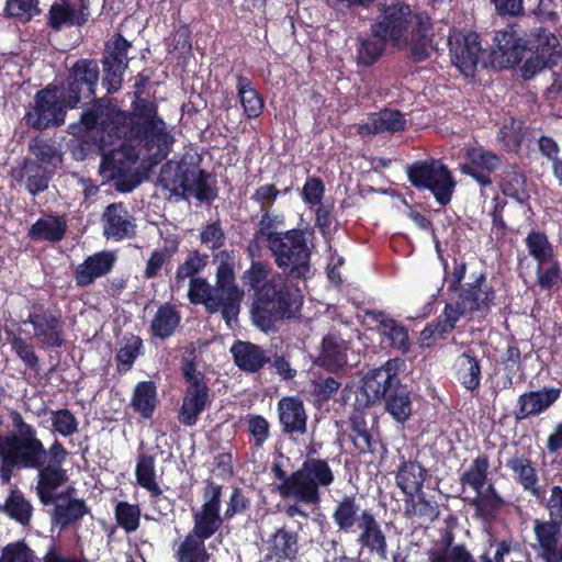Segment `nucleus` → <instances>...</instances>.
<instances>
[{"instance_id": "obj_5", "label": "nucleus", "mask_w": 562, "mask_h": 562, "mask_svg": "<svg viewBox=\"0 0 562 562\" xmlns=\"http://www.w3.org/2000/svg\"><path fill=\"white\" fill-rule=\"evenodd\" d=\"M15 432L0 438V479L8 484L15 469H37L45 462L46 449L36 429L15 409L8 413Z\"/></svg>"}, {"instance_id": "obj_9", "label": "nucleus", "mask_w": 562, "mask_h": 562, "mask_svg": "<svg viewBox=\"0 0 562 562\" xmlns=\"http://www.w3.org/2000/svg\"><path fill=\"white\" fill-rule=\"evenodd\" d=\"M181 373L186 382L178 422L187 427L194 426L200 415L212 405L213 396L205 374L196 369L193 359H183Z\"/></svg>"}, {"instance_id": "obj_31", "label": "nucleus", "mask_w": 562, "mask_h": 562, "mask_svg": "<svg viewBox=\"0 0 562 562\" xmlns=\"http://www.w3.org/2000/svg\"><path fill=\"white\" fill-rule=\"evenodd\" d=\"M102 223L106 238L119 241L135 235L133 217L123 202L109 204L102 214Z\"/></svg>"}, {"instance_id": "obj_29", "label": "nucleus", "mask_w": 562, "mask_h": 562, "mask_svg": "<svg viewBox=\"0 0 562 562\" xmlns=\"http://www.w3.org/2000/svg\"><path fill=\"white\" fill-rule=\"evenodd\" d=\"M279 423L283 434L304 435L307 430V414L299 396H283L277 404Z\"/></svg>"}, {"instance_id": "obj_27", "label": "nucleus", "mask_w": 562, "mask_h": 562, "mask_svg": "<svg viewBox=\"0 0 562 562\" xmlns=\"http://www.w3.org/2000/svg\"><path fill=\"white\" fill-rule=\"evenodd\" d=\"M11 177L33 196L48 189L53 171L38 161L25 158L16 167L12 168Z\"/></svg>"}, {"instance_id": "obj_15", "label": "nucleus", "mask_w": 562, "mask_h": 562, "mask_svg": "<svg viewBox=\"0 0 562 562\" xmlns=\"http://www.w3.org/2000/svg\"><path fill=\"white\" fill-rule=\"evenodd\" d=\"M335 482V474L327 460L307 458L297 469L294 501L307 506H318L322 502L321 488Z\"/></svg>"}, {"instance_id": "obj_13", "label": "nucleus", "mask_w": 562, "mask_h": 562, "mask_svg": "<svg viewBox=\"0 0 562 562\" xmlns=\"http://www.w3.org/2000/svg\"><path fill=\"white\" fill-rule=\"evenodd\" d=\"M67 110H71L55 82L36 91L34 103L25 113L24 120L29 127L45 131L65 124Z\"/></svg>"}, {"instance_id": "obj_4", "label": "nucleus", "mask_w": 562, "mask_h": 562, "mask_svg": "<svg viewBox=\"0 0 562 562\" xmlns=\"http://www.w3.org/2000/svg\"><path fill=\"white\" fill-rule=\"evenodd\" d=\"M122 134V143L134 149L145 150L153 164L167 158L172 149L175 137L168 131L167 123L158 115L155 101H138L131 110Z\"/></svg>"}, {"instance_id": "obj_3", "label": "nucleus", "mask_w": 562, "mask_h": 562, "mask_svg": "<svg viewBox=\"0 0 562 562\" xmlns=\"http://www.w3.org/2000/svg\"><path fill=\"white\" fill-rule=\"evenodd\" d=\"M293 280L284 274H274L254 293L250 317L261 331H277L280 323L300 315L303 295Z\"/></svg>"}, {"instance_id": "obj_48", "label": "nucleus", "mask_w": 562, "mask_h": 562, "mask_svg": "<svg viewBox=\"0 0 562 562\" xmlns=\"http://www.w3.org/2000/svg\"><path fill=\"white\" fill-rule=\"evenodd\" d=\"M188 297L192 304L204 305L210 314L221 312V305H223L221 299L216 296L214 288L204 278L190 280Z\"/></svg>"}, {"instance_id": "obj_23", "label": "nucleus", "mask_w": 562, "mask_h": 562, "mask_svg": "<svg viewBox=\"0 0 562 562\" xmlns=\"http://www.w3.org/2000/svg\"><path fill=\"white\" fill-rule=\"evenodd\" d=\"M135 476L137 484L149 492L150 503L159 514L166 515L165 509L170 510L171 502L164 495L161 487L156 480V460L148 453H139L137 457Z\"/></svg>"}, {"instance_id": "obj_40", "label": "nucleus", "mask_w": 562, "mask_h": 562, "mask_svg": "<svg viewBox=\"0 0 562 562\" xmlns=\"http://www.w3.org/2000/svg\"><path fill=\"white\" fill-rule=\"evenodd\" d=\"M531 134L525 121L510 116L504 120L499 127L496 140L501 148L507 154L518 155L521 151L522 143Z\"/></svg>"}, {"instance_id": "obj_2", "label": "nucleus", "mask_w": 562, "mask_h": 562, "mask_svg": "<svg viewBox=\"0 0 562 562\" xmlns=\"http://www.w3.org/2000/svg\"><path fill=\"white\" fill-rule=\"evenodd\" d=\"M78 123L69 126L82 153L103 151L122 143V134L130 111L120 109L113 99L95 97L83 102Z\"/></svg>"}, {"instance_id": "obj_7", "label": "nucleus", "mask_w": 562, "mask_h": 562, "mask_svg": "<svg viewBox=\"0 0 562 562\" xmlns=\"http://www.w3.org/2000/svg\"><path fill=\"white\" fill-rule=\"evenodd\" d=\"M158 182L177 200H188L193 195L199 202L211 205L218 198L215 177L200 168L192 157L166 161L160 168Z\"/></svg>"}, {"instance_id": "obj_60", "label": "nucleus", "mask_w": 562, "mask_h": 562, "mask_svg": "<svg viewBox=\"0 0 562 562\" xmlns=\"http://www.w3.org/2000/svg\"><path fill=\"white\" fill-rule=\"evenodd\" d=\"M142 510L138 504L120 501L114 507V518L126 533L135 532L140 525Z\"/></svg>"}, {"instance_id": "obj_25", "label": "nucleus", "mask_w": 562, "mask_h": 562, "mask_svg": "<svg viewBox=\"0 0 562 562\" xmlns=\"http://www.w3.org/2000/svg\"><path fill=\"white\" fill-rule=\"evenodd\" d=\"M465 157L468 164L462 165V173L475 179L481 187L491 186V175L501 166V157L483 147L469 148Z\"/></svg>"}, {"instance_id": "obj_11", "label": "nucleus", "mask_w": 562, "mask_h": 562, "mask_svg": "<svg viewBox=\"0 0 562 562\" xmlns=\"http://www.w3.org/2000/svg\"><path fill=\"white\" fill-rule=\"evenodd\" d=\"M100 81V67L94 58H79L67 68L60 82H55L60 92L66 97L70 109L80 105L97 97V88Z\"/></svg>"}, {"instance_id": "obj_6", "label": "nucleus", "mask_w": 562, "mask_h": 562, "mask_svg": "<svg viewBox=\"0 0 562 562\" xmlns=\"http://www.w3.org/2000/svg\"><path fill=\"white\" fill-rule=\"evenodd\" d=\"M404 366L401 358L389 359L383 366L368 371L361 386L368 403H383L384 411L400 424L408 420L413 407L407 386L400 379Z\"/></svg>"}, {"instance_id": "obj_62", "label": "nucleus", "mask_w": 562, "mask_h": 562, "mask_svg": "<svg viewBox=\"0 0 562 562\" xmlns=\"http://www.w3.org/2000/svg\"><path fill=\"white\" fill-rule=\"evenodd\" d=\"M209 255L202 254L199 250H191L184 261L177 267L175 279L178 284L182 283L186 279L196 278L207 265Z\"/></svg>"}, {"instance_id": "obj_50", "label": "nucleus", "mask_w": 562, "mask_h": 562, "mask_svg": "<svg viewBox=\"0 0 562 562\" xmlns=\"http://www.w3.org/2000/svg\"><path fill=\"white\" fill-rule=\"evenodd\" d=\"M89 513L85 499L70 498L66 504H55L53 509V522L60 528H67L70 525L81 520Z\"/></svg>"}, {"instance_id": "obj_33", "label": "nucleus", "mask_w": 562, "mask_h": 562, "mask_svg": "<svg viewBox=\"0 0 562 562\" xmlns=\"http://www.w3.org/2000/svg\"><path fill=\"white\" fill-rule=\"evenodd\" d=\"M461 318L462 315L450 302H447L441 314L420 331L419 345L426 348L434 347L437 340L445 339L447 335L454 330Z\"/></svg>"}, {"instance_id": "obj_20", "label": "nucleus", "mask_w": 562, "mask_h": 562, "mask_svg": "<svg viewBox=\"0 0 562 562\" xmlns=\"http://www.w3.org/2000/svg\"><path fill=\"white\" fill-rule=\"evenodd\" d=\"M408 58L413 63H423L431 57L435 49V30L434 22L426 11L416 12L408 31Z\"/></svg>"}, {"instance_id": "obj_41", "label": "nucleus", "mask_w": 562, "mask_h": 562, "mask_svg": "<svg viewBox=\"0 0 562 562\" xmlns=\"http://www.w3.org/2000/svg\"><path fill=\"white\" fill-rule=\"evenodd\" d=\"M506 467L514 473L515 481L521 487L539 497L540 487L538 471L532 460L525 453L515 452L506 462Z\"/></svg>"}, {"instance_id": "obj_49", "label": "nucleus", "mask_w": 562, "mask_h": 562, "mask_svg": "<svg viewBox=\"0 0 562 562\" xmlns=\"http://www.w3.org/2000/svg\"><path fill=\"white\" fill-rule=\"evenodd\" d=\"M425 468L418 461L404 460L398 467L396 484L404 494L419 492L425 482Z\"/></svg>"}, {"instance_id": "obj_57", "label": "nucleus", "mask_w": 562, "mask_h": 562, "mask_svg": "<svg viewBox=\"0 0 562 562\" xmlns=\"http://www.w3.org/2000/svg\"><path fill=\"white\" fill-rule=\"evenodd\" d=\"M179 562H209L205 540L188 533L176 551Z\"/></svg>"}, {"instance_id": "obj_61", "label": "nucleus", "mask_w": 562, "mask_h": 562, "mask_svg": "<svg viewBox=\"0 0 562 562\" xmlns=\"http://www.w3.org/2000/svg\"><path fill=\"white\" fill-rule=\"evenodd\" d=\"M468 503L474 508V517L488 525L496 520L499 512L506 504L505 501L493 499L477 494L470 498Z\"/></svg>"}, {"instance_id": "obj_22", "label": "nucleus", "mask_w": 562, "mask_h": 562, "mask_svg": "<svg viewBox=\"0 0 562 562\" xmlns=\"http://www.w3.org/2000/svg\"><path fill=\"white\" fill-rule=\"evenodd\" d=\"M450 56L454 66L465 76H473L482 53L476 32L459 33L449 40Z\"/></svg>"}, {"instance_id": "obj_37", "label": "nucleus", "mask_w": 562, "mask_h": 562, "mask_svg": "<svg viewBox=\"0 0 562 562\" xmlns=\"http://www.w3.org/2000/svg\"><path fill=\"white\" fill-rule=\"evenodd\" d=\"M363 510L356 494H344L337 502L331 513L334 524L338 531L349 533L360 528Z\"/></svg>"}, {"instance_id": "obj_35", "label": "nucleus", "mask_w": 562, "mask_h": 562, "mask_svg": "<svg viewBox=\"0 0 562 562\" xmlns=\"http://www.w3.org/2000/svg\"><path fill=\"white\" fill-rule=\"evenodd\" d=\"M235 364L244 372L256 373L271 361L270 352L250 341L237 340L231 347Z\"/></svg>"}, {"instance_id": "obj_34", "label": "nucleus", "mask_w": 562, "mask_h": 562, "mask_svg": "<svg viewBox=\"0 0 562 562\" xmlns=\"http://www.w3.org/2000/svg\"><path fill=\"white\" fill-rule=\"evenodd\" d=\"M36 470L35 492L40 502L45 506L56 504L58 488L69 481L67 470L63 467H46L45 462Z\"/></svg>"}, {"instance_id": "obj_63", "label": "nucleus", "mask_w": 562, "mask_h": 562, "mask_svg": "<svg viewBox=\"0 0 562 562\" xmlns=\"http://www.w3.org/2000/svg\"><path fill=\"white\" fill-rule=\"evenodd\" d=\"M131 47L132 43L130 41H127L121 33H115L105 43L101 60L128 67L127 53Z\"/></svg>"}, {"instance_id": "obj_46", "label": "nucleus", "mask_w": 562, "mask_h": 562, "mask_svg": "<svg viewBox=\"0 0 562 562\" xmlns=\"http://www.w3.org/2000/svg\"><path fill=\"white\" fill-rule=\"evenodd\" d=\"M237 97L247 119H257L262 114L265 102L259 92L252 87L251 80L244 76H236Z\"/></svg>"}, {"instance_id": "obj_55", "label": "nucleus", "mask_w": 562, "mask_h": 562, "mask_svg": "<svg viewBox=\"0 0 562 562\" xmlns=\"http://www.w3.org/2000/svg\"><path fill=\"white\" fill-rule=\"evenodd\" d=\"M525 245L529 256H531L537 263H548L555 257L554 247L544 232L530 231L525 238Z\"/></svg>"}, {"instance_id": "obj_43", "label": "nucleus", "mask_w": 562, "mask_h": 562, "mask_svg": "<svg viewBox=\"0 0 562 562\" xmlns=\"http://www.w3.org/2000/svg\"><path fill=\"white\" fill-rule=\"evenodd\" d=\"M180 239L178 235L170 234L164 239V246L150 252L143 271L145 280L159 277L162 268L170 266V260L179 251Z\"/></svg>"}, {"instance_id": "obj_16", "label": "nucleus", "mask_w": 562, "mask_h": 562, "mask_svg": "<svg viewBox=\"0 0 562 562\" xmlns=\"http://www.w3.org/2000/svg\"><path fill=\"white\" fill-rule=\"evenodd\" d=\"M216 258L220 265L216 269L214 292L221 299V314L227 326L237 321L240 312V304L244 299V290L236 284L234 257L228 250H221Z\"/></svg>"}, {"instance_id": "obj_18", "label": "nucleus", "mask_w": 562, "mask_h": 562, "mask_svg": "<svg viewBox=\"0 0 562 562\" xmlns=\"http://www.w3.org/2000/svg\"><path fill=\"white\" fill-rule=\"evenodd\" d=\"M453 294L450 303L462 317L470 316L471 318L474 314L485 317L491 312L496 299V292L487 283L484 272H480L473 281L464 283Z\"/></svg>"}, {"instance_id": "obj_10", "label": "nucleus", "mask_w": 562, "mask_h": 562, "mask_svg": "<svg viewBox=\"0 0 562 562\" xmlns=\"http://www.w3.org/2000/svg\"><path fill=\"white\" fill-rule=\"evenodd\" d=\"M406 175L412 187L430 191L440 206L450 203L456 181L449 168L440 160H417L407 166Z\"/></svg>"}, {"instance_id": "obj_12", "label": "nucleus", "mask_w": 562, "mask_h": 562, "mask_svg": "<svg viewBox=\"0 0 562 562\" xmlns=\"http://www.w3.org/2000/svg\"><path fill=\"white\" fill-rule=\"evenodd\" d=\"M89 154H98L102 156L99 167V173L105 181H114V187L119 192L127 193L133 191L139 183L134 175H132L133 166L137 162L139 154L127 143H116L103 151H86Z\"/></svg>"}, {"instance_id": "obj_52", "label": "nucleus", "mask_w": 562, "mask_h": 562, "mask_svg": "<svg viewBox=\"0 0 562 562\" xmlns=\"http://www.w3.org/2000/svg\"><path fill=\"white\" fill-rule=\"evenodd\" d=\"M490 473V459L486 454H480L474 458L470 467L460 474L459 482L464 486H469L475 492H480L487 482Z\"/></svg>"}, {"instance_id": "obj_47", "label": "nucleus", "mask_w": 562, "mask_h": 562, "mask_svg": "<svg viewBox=\"0 0 562 562\" xmlns=\"http://www.w3.org/2000/svg\"><path fill=\"white\" fill-rule=\"evenodd\" d=\"M504 195L515 200L519 204L529 201L530 194L527 189V176L517 166L504 171L499 183Z\"/></svg>"}, {"instance_id": "obj_38", "label": "nucleus", "mask_w": 562, "mask_h": 562, "mask_svg": "<svg viewBox=\"0 0 562 562\" xmlns=\"http://www.w3.org/2000/svg\"><path fill=\"white\" fill-rule=\"evenodd\" d=\"M67 220L64 215L45 214L27 231V237L34 241L56 244L61 241L67 233Z\"/></svg>"}, {"instance_id": "obj_8", "label": "nucleus", "mask_w": 562, "mask_h": 562, "mask_svg": "<svg viewBox=\"0 0 562 562\" xmlns=\"http://www.w3.org/2000/svg\"><path fill=\"white\" fill-rule=\"evenodd\" d=\"M267 248L281 274L296 280L306 279L311 271L312 251L304 229L283 231Z\"/></svg>"}, {"instance_id": "obj_59", "label": "nucleus", "mask_w": 562, "mask_h": 562, "mask_svg": "<svg viewBox=\"0 0 562 562\" xmlns=\"http://www.w3.org/2000/svg\"><path fill=\"white\" fill-rule=\"evenodd\" d=\"M369 121H373L379 134H394L405 130L406 120L401 111L392 109H383L379 112L369 114Z\"/></svg>"}, {"instance_id": "obj_51", "label": "nucleus", "mask_w": 562, "mask_h": 562, "mask_svg": "<svg viewBox=\"0 0 562 562\" xmlns=\"http://www.w3.org/2000/svg\"><path fill=\"white\" fill-rule=\"evenodd\" d=\"M387 44L390 41L383 35L379 36L375 27L370 25V35L361 40L357 49L359 64L372 66L384 54Z\"/></svg>"}, {"instance_id": "obj_14", "label": "nucleus", "mask_w": 562, "mask_h": 562, "mask_svg": "<svg viewBox=\"0 0 562 562\" xmlns=\"http://www.w3.org/2000/svg\"><path fill=\"white\" fill-rule=\"evenodd\" d=\"M412 7L405 0H391L378 4V14L371 25L376 34L385 36L390 45L404 48L408 44L407 34L414 19Z\"/></svg>"}, {"instance_id": "obj_56", "label": "nucleus", "mask_w": 562, "mask_h": 562, "mask_svg": "<svg viewBox=\"0 0 562 562\" xmlns=\"http://www.w3.org/2000/svg\"><path fill=\"white\" fill-rule=\"evenodd\" d=\"M452 539V536L449 535L445 547L431 550L429 562H476L464 544H451Z\"/></svg>"}, {"instance_id": "obj_1", "label": "nucleus", "mask_w": 562, "mask_h": 562, "mask_svg": "<svg viewBox=\"0 0 562 562\" xmlns=\"http://www.w3.org/2000/svg\"><path fill=\"white\" fill-rule=\"evenodd\" d=\"M493 43L490 55L492 66L507 69L524 63L521 71L525 79L553 67L561 57L557 35L544 26L533 27L528 34L518 22L508 23L495 32Z\"/></svg>"}, {"instance_id": "obj_32", "label": "nucleus", "mask_w": 562, "mask_h": 562, "mask_svg": "<svg viewBox=\"0 0 562 562\" xmlns=\"http://www.w3.org/2000/svg\"><path fill=\"white\" fill-rule=\"evenodd\" d=\"M285 217L281 213H274L272 210H263L260 211V218L257 224V228L255 229L251 239L247 245V252L249 256L255 257L259 255L261 251V244L266 243L270 245L273 240H276L282 231H279L282 226H284Z\"/></svg>"}, {"instance_id": "obj_21", "label": "nucleus", "mask_w": 562, "mask_h": 562, "mask_svg": "<svg viewBox=\"0 0 562 562\" xmlns=\"http://www.w3.org/2000/svg\"><path fill=\"white\" fill-rule=\"evenodd\" d=\"M265 561L295 562L300 558V535L286 525L278 527L265 541Z\"/></svg>"}, {"instance_id": "obj_19", "label": "nucleus", "mask_w": 562, "mask_h": 562, "mask_svg": "<svg viewBox=\"0 0 562 562\" xmlns=\"http://www.w3.org/2000/svg\"><path fill=\"white\" fill-rule=\"evenodd\" d=\"M222 485L212 480H206L202 488L203 504L200 510L193 514V529L191 535L204 540L213 537L221 526L223 518L221 516L222 506Z\"/></svg>"}, {"instance_id": "obj_30", "label": "nucleus", "mask_w": 562, "mask_h": 562, "mask_svg": "<svg viewBox=\"0 0 562 562\" xmlns=\"http://www.w3.org/2000/svg\"><path fill=\"white\" fill-rule=\"evenodd\" d=\"M359 529L357 542L361 548L367 549L370 554L375 555L380 561L387 560V539L381 524L371 510H363L362 524Z\"/></svg>"}, {"instance_id": "obj_36", "label": "nucleus", "mask_w": 562, "mask_h": 562, "mask_svg": "<svg viewBox=\"0 0 562 562\" xmlns=\"http://www.w3.org/2000/svg\"><path fill=\"white\" fill-rule=\"evenodd\" d=\"M348 344L338 333H328L322 339L317 364L329 372H338L347 364Z\"/></svg>"}, {"instance_id": "obj_64", "label": "nucleus", "mask_w": 562, "mask_h": 562, "mask_svg": "<svg viewBox=\"0 0 562 562\" xmlns=\"http://www.w3.org/2000/svg\"><path fill=\"white\" fill-rule=\"evenodd\" d=\"M143 340L139 336L131 335L116 352L117 370L126 372L132 368L137 357L142 353Z\"/></svg>"}, {"instance_id": "obj_58", "label": "nucleus", "mask_w": 562, "mask_h": 562, "mask_svg": "<svg viewBox=\"0 0 562 562\" xmlns=\"http://www.w3.org/2000/svg\"><path fill=\"white\" fill-rule=\"evenodd\" d=\"M76 9L69 0L54 2L47 14V25L54 31H60L65 26L77 25Z\"/></svg>"}, {"instance_id": "obj_44", "label": "nucleus", "mask_w": 562, "mask_h": 562, "mask_svg": "<svg viewBox=\"0 0 562 562\" xmlns=\"http://www.w3.org/2000/svg\"><path fill=\"white\" fill-rule=\"evenodd\" d=\"M180 323L181 315L177 307L170 303L161 304L150 322V335L154 338L166 340L175 335Z\"/></svg>"}, {"instance_id": "obj_45", "label": "nucleus", "mask_w": 562, "mask_h": 562, "mask_svg": "<svg viewBox=\"0 0 562 562\" xmlns=\"http://www.w3.org/2000/svg\"><path fill=\"white\" fill-rule=\"evenodd\" d=\"M158 404L157 385L154 381L138 382L132 394L131 406L143 419H151Z\"/></svg>"}, {"instance_id": "obj_42", "label": "nucleus", "mask_w": 562, "mask_h": 562, "mask_svg": "<svg viewBox=\"0 0 562 562\" xmlns=\"http://www.w3.org/2000/svg\"><path fill=\"white\" fill-rule=\"evenodd\" d=\"M536 544L533 548L542 559L549 552L562 544V525L553 520L535 519L532 526Z\"/></svg>"}, {"instance_id": "obj_24", "label": "nucleus", "mask_w": 562, "mask_h": 562, "mask_svg": "<svg viewBox=\"0 0 562 562\" xmlns=\"http://www.w3.org/2000/svg\"><path fill=\"white\" fill-rule=\"evenodd\" d=\"M364 316L376 324V331L389 347L406 355L411 350L407 327L382 310H366Z\"/></svg>"}, {"instance_id": "obj_28", "label": "nucleus", "mask_w": 562, "mask_h": 562, "mask_svg": "<svg viewBox=\"0 0 562 562\" xmlns=\"http://www.w3.org/2000/svg\"><path fill=\"white\" fill-rule=\"evenodd\" d=\"M560 387H542L538 391H528L518 396L514 412L516 420H524L531 416H539L549 409L561 396Z\"/></svg>"}, {"instance_id": "obj_26", "label": "nucleus", "mask_w": 562, "mask_h": 562, "mask_svg": "<svg viewBox=\"0 0 562 562\" xmlns=\"http://www.w3.org/2000/svg\"><path fill=\"white\" fill-rule=\"evenodd\" d=\"M116 256L109 250L88 256L74 271V280L79 288L92 285L97 279L108 276L114 268Z\"/></svg>"}, {"instance_id": "obj_53", "label": "nucleus", "mask_w": 562, "mask_h": 562, "mask_svg": "<svg viewBox=\"0 0 562 562\" xmlns=\"http://www.w3.org/2000/svg\"><path fill=\"white\" fill-rule=\"evenodd\" d=\"M8 341L11 346V350L25 368L32 372L38 373L41 364L34 345L20 334L13 331L8 333Z\"/></svg>"}, {"instance_id": "obj_54", "label": "nucleus", "mask_w": 562, "mask_h": 562, "mask_svg": "<svg viewBox=\"0 0 562 562\" xmlns=\"http://www.w3.org/2000/svg\"><path fill=\"white\" fill-rule=\"evenodd\" d=\"M4 514L22 526H27L32 518L33 506L19 488H11L4 502Z\"/></svg>"}, {"instance_id": "obj_39", "label": "nucleus", "mask_w": 562, "mask_h": 562, "mask_svg": "<svg viewBox=\"0 0 562 562\" xmlns=\"http://www.w3.org/2000/svg\"><path fill=\"white\" fill-rule=\"evenodd\" d=\"M458 382L470 392L476 391L481 385L482 368L480 359L473 349H467L459 355L452 366Z\"/></svg>"}, {"instance_id": "obj_17", "label": "nucleus", "mask_w": 562, "mask_h": 562, "mask_svg": "<svg viewBox=\"0 0 562 562\" xmlns=\"http://www.w3.org/2000/svg\"><path fill=\"white\" fill-rule=\"evenodd\" d=\"M24 324L33 328V336L43 349H58L66 344L65 322L59 310L45 307L41 302H32Z\"/></svg>"}]
</instances>
